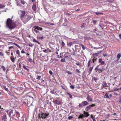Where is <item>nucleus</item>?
Listing matches in <instances>:
<instances>
[{
	"instance_id": "aec40b11",
	"label": "nucleus",
	"mask_w": 121,
	"mask_h": 121,
	"mask_svg": "<svg viewBox=\"0 0 121 121\" xmlns=\"http://www.w3.org/2000/svg\"><path fill=\"white\" fill-rule=\"evenodd\" d=\"M33 41L34 42L36 43L39 44H40V43L35 38L33 39Z\"/></svg>"
},
{
	"instance_id": "ddd939ff",
	"label": "nucleus",
	"mask_w": 121,
	"mask_h": 121,
	"mask_svg": "<svg viewBox=\"0 0 121 121\" xmlns=\"http://www.w3.org/2000/svg\"><path fill=\"white\" fill-rule=\"evenodd\" d=\"M10 59L11 61L13 62H14L15 61V58L14 56H11L10 57Z\"/></svg>"
},
{
	"instance_id": "5fc2aeb1",
	"label": "nucleus",
	"mask_w": 121,
	"mask_h": 121,
	"mask_svg": "<svg viewBox=\"0 0 121 121\" xmlns=\"http://www.w3.org/2000/svg\"><path fill=\"white\" fill-rule=\"evenodd\" d=\"M39 39H41V40H42L43 39V36H42L41 37H39Z\"/></svg>"
},
{
	"instance_id": "338daca9",
	"label": "nucleus",
	"mask_w": 121,
	"mask_h": 121,
	"mask_svg": "<svg viewBox=\"0 0 121 121\" xmlns=\"http://www.w3.org/2000/svg\"><path fill=\"white\" fill-rule=\"evenodd\" d=\"M105 69V68H103L101 69V71L102 72Z\"/></svg>"
},
{
	"instance_id": "6ab92c4d",
	"label": "nucleus",
	"mask_w": 121,
	"mask_h": 121,
	"mask_svg": "<svg viewBox=\"0 0 121 121\" xmlns=\"http://www.w3.org/2000/svg\"><path fill=\"white\" fill-rule=\"evenodd\" d=\"M97 60V58H96L95 57H94L93 59L92 60V62L94 63L95 62V61Z\"/></svg>"
},
{
	"instance_id": "7c9ffc66",
	"label": "nucleus",
	"mask_w": 121,
	"mask_h": 121,
	"mask_svg": "<svg viewBox=\"0 0 121 121\" xmlns=\"http://www.w3.org/2000/svg\"><path fill=\"white\" fill-rule=\"evenodd\" d=\"M21 3L23 4H24L26 2L23 0H21L20 1Z\"/></svg>"
},
{
	"instance_id": "4468645a",
	"label": "nucleus",
	"mask_w": 121,
	"mask_h": 121,
	"mask_svg": "<svg viewBox=\"0 0 121 121\" xmlns=\"http://www.w3.org/2000/svg\"><path fill=\"white\" fill-rule=\"evenodd\" d=\"M82 104L83 106H85L87 105L88 104V103L87 101H84L82 102Z\"/></svg>"
},
{
	"instance_id": "473e14b6",
	"label": "nucleus",
	"mask_w": 121,
	"mask_h": 121,
	"mask_svg": "<svg viewBox=\"0 0 121 121\" xmlns=\"http://www.w3.org/2000/svg\"><path fill=\"white\" fill-rule=\"evenodd\" d=\"M85 24L84 23H83L82 24L81 26V27L82 28H84L85 26Z\"/></svg>"
},
{
	"instance_id": "393cba45",
	"label": "nucleus",
	"mask_w": 121,
	"mask_h": 121,
	"mask_svg": "<svg viewBox=\"0 0 121 121\" xmlns=\"http://www.w3.org/2000/svg\"><path fill=\"white\" fill-rule=\"evenodd\" d=\"M16 4L17 6L20 7L21 6V4L19 3V2L18 1H17Z\"/></svg>"
},
{
	"instance_id": "f3484780",
	"label": "nucleus",
	"mask_w": 121,
	"mask_h": 121,
	"mask_svg": "<svg viewBox=\"0 0 121 121\" xmlns=\"http://www.w3.org/2000/svg\"><path fill=\"white\" fill-rule=\"evenodd\" d=\"M7 119L6 116L5 115L3 116L2 117V120L3 121H6V120Z\"/></svg>"
},
{
	"instance_id": "72a5a7b5",
	"label": "nucleus",
	"mask_w": 121,
	"mask_h": 121,
	"mask_svg": "<svg viewBox=\"0 0 121 121\" xmlns=\"http://www.w3.org/2000/svg\"><path fill=\"white\" fill-rule=\"evenodd\" d=\"M13 110H11L10 112H9V117H10V116L11 115V114L13 113Z\"/></svg>"
},
{
	"instance_id": "ea45409f",
	"label": "nucleus",
	"mask_w": 121,
	"mask_h": 121,
	"mask_svg": "<svg viewBox=\"0 0 121 121\" xmlns=\"http://www.w3.org/2000/svg\"><path fill=\"white\" fill-rule=\"evenodd\" d=\"M28 61L30 63L32 62L33 61V60L31 58H30L28 59Z\"/></svg>"
},
{
	"instance_id": "39448f33",
	"label": "nucleus",
	"mask_w": 121,
	"mask_h": 121,
	"mask_svg": "<svg viewBox=\"0 0 121 121\" xmlns=\"http://www.w3.org/2000/svg\"><path fill=\"white\" fill-rule=\"evenodd\" d=\"M34 31L36 33H38L39 32V31L37 30H42L43 29L42 28H41L39 26H34L33 27Z\"/></svg>"
},
{
	"instance_id": "7ed1b4c3",
	"label": "nucleus",
	"mask_w": 121,
	"mask_h": 121,
	"mask_svg": "<svg viewBox=\"0 0 121 121\" xmlns=\"http://www.w3.org/2000/svg\"><path fill=\"white\" fill-rule=\"evenodd\" d=\"M18 13L19 15L20 19L22 20L25 16V11L24 10H19L18 11Z\"/></svg>"
},
{
	"instance_id": "052dcab7",
	"label": "nucleus",
	"mask_w": 121,
	"mask_h": 121,
	"mask_svg": "<svg viewBox=\"0 0 121 121\" xmlns=\"http://www.w3.org/2000/svg\"><path fill=\"white\" fill-rule=\"evenodd\" d=\"M50 92L52 94H54V91L52 90Z\"/></svg>"
},
{
	"instance_id": "a878e982",
	"label": "nucleus",
	"mask_w": 121,
	"mask_h": 121,
	"mask_svg": "<svg viewBox=\"0 0 121 121\" xmlns=\"http://www.w3.org/2000/svg\"><path fill=\"white\" fill-rule=\"evenodd\" d=\"M23 67L24 69H25L27 71H28L29 69H28L24 65H23Z\"/></svg>"
},
{
	"instance_id": "bf43d9fd",
	"label": "nucleus",
	"mask_w": 121,
	"mask_h": 121,
	"mask_svg": "<svg viewBox=\"0 0 121 121\" xmlns=\"http://www.w3.org/2000/svg\"><path fill=\"white\" fill-rule=\"evenodd\" d=\"M16 113L17 115H18V116H19L20 114H19V112H18L17 111L16 112Z\"/></svg>"
},
{
	"instance_id": "8fccbe9b",
	"label": "nucleus",
	"mask_w": 121,
	"mask_h": 121,
	"mask_svg": "<svg viewBox=\"0 0 121 121\" xmlns=\"http://www.w3.org/2000/svg\"><path fill=\"white\" fill-rule=\"evenodd\" d=\"M118 60H115L114 61V62L115 64H117V63H118Z\"/></svg>"
},
{
	"instance_id": "1a4fd4ad",
	"label": "nucleus",
	"mask_w": 121,
	"mask_h": 121,
	"mask_svg": "<svg viewBox=\"0 0 121 121\" xmlns=\"http://www.w3.org/2000/svg\"><path fill=\"white\" fill-rule=\"evenodd\" d=\"M102 59L101 58H100L99 60V62L100 63V64L101 65H104L105 64V62L104 61H102Z\"/></svg>"
},
{
	"instance_id": "3c124183",
	"label": "nucleus",
	"mask_w": 121,
	"mask_h": 121,
	"mask_svg": "<svg viewBox=\"0 0 121 121\" xmlns=\"http://www.w3.org/2000/svg\"><path fill=\"white\" fill-rule=\"evenodd\" d=\"M70 87L72 89H73L74 88V86L73 85H71L70 86Z\"/></svg>"
},
{
	"instance_id": "37998d69",
	"label": "nucleus",
	"mask_w": 121,
	"mask_h": 121,
	"mask_svg": "<svg viewBox=\"0 0 121 121\" xmlns=\"http://www.w3.org/2000/svg\"><path fill=\"white\" fill-rule=\"evenodd\" d=\"M48 49H46L45 50H43V51L45 53H47V51L48 50Z\"/></svg>"
},
{
	"instance_id": "9d476101",
	"label": "nucleus",
	"mask_w": 121,
	"mask_h": 121,
	"mask_svg": "<svg viewBox=\"0 0 121 121\" xmlns=\"http://www.w3.org/2000/svg\"><path fill=\"white\" fill-rule=\"evenodd\" d=\"M76 65L79 66V68H78V69H80L81 68V67L82 66L81 63L79 62H77L76 61Z\"/></svg>"
},
{
	"instance_id": "412c9836",
	"label": "nucleus",
	"mask_w": 121,
	"mask_h": 121,
	"mask_svg": "<svg viewBox=\"0 0 121 121\" xmlns=\"http://www.w3.org/2000/svg\"><path fill=\"white\" fill-rule=\"evenodd\" d=\"M61 47H64L65 45V44L63 42V41H61Z\"/></svg>"
},
{
	"instance_id": "2eb2a0df",
	"label": "nucleus",
	"mask_w": 121,
	"mask_h": 121,
	"mask_svg": "<svg viewBox=\"0 0 121 121\" xmlns=\"http://www.w3.org/2000/svg\"><path fill=\"white\" fill-rule=\"evenodd\" d=\"M1 87L2 88L4 89L6 91H8V89L6 88V87L5 86H1Z\"/></svg>"
},
{
	"instance_id": "a19ab883",
	"label": "nucleus",
	"mask_w": 121,
	"mask_h": 121,
	"mask_svg": "<svg viewBox=\"0 0 121 121\" xmlns=\"http://www.w3.org/2000/svg\"><path fill=\"white\" fill-rule=\"evenodd\" d=\"M41 76H38V77L36 78V79L37 80H40L41 78Z\"/></svg>"
},
{
	"instance_id": "f8f14e48",
	"label": "nucleus",
	"mask_w": 121,
	"mask_h": 121,
	"mask_svg": "<svg viewBox=\"0 0 121 121\" xmlns=\"http://www.w3.org/2000/svg\"><path fill=\"white\" fill-rule=\"evenodd\" d=\"M32 9L34 11H36V4H34L32 6Z\"/></svg>"
},
{
	"instance_id": "864d4df0",
	"label": "nucleus",
	"mask_w": 121,
	"mask_h": 121,
	"mask_svg": "<svg viewBox=\"0 0 121 121\" xmlns=\"http://www.w3.org/2000/svg\"><path fill=\"white\" fill-rule=\"evenodd\" d=\"M100 14H102V13H97V12H96V13H95V14H96V15H99Z\"/></svg>"
},
{
	"instance_id": "de8ad7c7",
	"label": "nucleus",
	"mask_w": 121,
	"mask_h": 121,
	"mask_svg": "<svg viewBox=\"0 0 121 121\" xmlns=\"http://www.w3.org/2000/svg\"><path fill=\"white\" fill-rule=\"evenodd\" d=\"M93 55L94 56H98V53H95L94 54H93Z\"/></svg>"
},
{
	"instance_id": "20e7f679",
	"label": "nucleus",
	"mask_w": 121,
	"mask_h": 121,
	"mask_svg": "<svg viewBox=\"0 0 121 121\" xmlns=\"http://www.w3.org/2000/svg\"><path fill=\"white\" fill-rule=\"evenodd\" d=\"M49 114L48 113H47L41 112V113L39 114L38 117L40 118L45 119L48 116Z\"/></svg>"
},
{
	"instance_id": "774afa93",
	"label": "nucleus",
	"mask_w": 121,
	"mask_h": 121,
	"mask_svg": "<svg viewBox=\"0 0 121 121\" xmlns=\"http://www.w3.org/2000/svg\"><path fill=\"white\" fill-rule=\"evenodd\" d=\"M92 119L94 121H96L95 120V118L94 117H92Z\"/></svg>"
},
{
	"instance_id": "f03ea898",
	"label": "nucleus",
	"mask_w": 121,
	"mask_h": 121,
	"mask_svg": "<svg viewBox=\"0 0 121 121\" xmlns=\"http://www.w3.org/2000/svg\"><path fill=\"white\" fill-rule=\"evenodd\" d=\"M32 17L30 15L26 14L22 20L24 23H26L32 18Z\"/></svg>"
},
{
	"instance_id": "c9c22d12",
	"label": "nucleus",
	"mask_w": 121,
	"mask_h": 121,
	"mask_svg": "<svg viewBox=\"0 0 121 121\" xmlns=\"http://www.w3.org/2000/svg\"><path fill=\"white\" fill-rule=\"evenodd\" d=\"M121 56V55L120 54H118L117 55V60H119V59L120 58Z\"/></svg>"
},
{
	"instance_id": "79ce46f5",
	"label": "nucleus",
	"mask_w": 121,
	"mask_h": 121,
	"mask_svg": "<svg viewBox=\"0 0 121 121\" xmlns=\"http://www.w3.org/2000/svg\"><path fill=\"white\" fill-rule=\"evenodd\" d=\"M81 45L82 46V48L83 50H84L85 49V48L84 46L82 44H81Z\"/></svg>"
},
{
	"instance_id": "c756f323",
	"label": "nucleus",
	"mask_w": 121,
	"mask_h": 121,
	"mask_svg": "<svg viewBox=\"0 0 121 121\" xmlns=\"http://www.w3.org/2000/svg\"><path fill=\"white\" fill-rule=\"evenodd\" d=\"M66 93L67 95H69V97L70 98H72V96L68 92H67Z\"/></svg>"
},
{
	"instance_id": "6e6d98bb",
	"label": "nucleus",
	"mask_w": 121,
	"mask_h": 121,
	"mask_svg": "<svg viewBox=\"0 0 121 121\" xmlns=\"http://www.w3.org/2000/svg\"><path fill=\"white\" fill-rule=\"evenodd\" d=\"M48 50L47 51V53L48 52H52L51 51V50L49 49L48 48Z\"/></svg>"
},
{
	"instance_id": "423d86ee",
	"label": "nucleus",
	"mask_w": 121,
	"mask_h": 121,
	"mask_svg": "<svg viewBox=\"0 0 121 121\" xmlns=\"http://www.w3.org/2000/svg\"><path fill=\"white\" fill-rule=\"evenodd\" d=\"M83 113L84 114V115L82 114H81L79 115L78 117V118H82L86 117H87L89 115V114L87 112H86L85 111H84Z\"/></svg>"
},
{
	"instance_id": "4c0bfd02",
	"label": "nucleus",
	"mask_w": 121,
	"mask_h": 121,
	"mask_svg": "<svg viewBox=\"0 0 121 121\" xmlns=\"http://www.w3.org/2000/svg\"><path fill=\"white\" fill-rule=\"evenodd\" d=\"M60 61L61 62H64L65 61V58H64L61 59Z\"/></svg>"
},
{
	"instance_id": "49530a36",
	"label": "nucleus",
	"mask_w": 121,
	"mask_h": 121,
	"mask_svg": "<svg viewBox=\"0 0 121 121\" xmlns=\"http://www.w3.org/2000/svg\"><path fill=\"white\" fill-rule=\"evenodd\" d=\"M97 21L95 20H94L93 21V23L94 25H95L96 24V22Z\"/></svg>"
},
{
	"instance_id": "2f4dec72",
	"label": "nucleus",
	"mask_w": 121,
	"mask_h": 121,
	"mask_svg": "<svg viewBox=\"0 0 121 121\" xmlns=\"http://www.w3.org/2000/svg\"><path fill=\"white\" fill-rule=\"evenodd\" d=\"M91 61V60L90 59L88 61V63H87V67H89L90 65V62Z\"/></svg>"
},
{
	"instance_id": "c85d7f7f",
	"label": "nucleus",
	"mask_w": 121,
	"mask_h": 121,
	"mask_svg": "<svg viewBox=\"0 0 121 121\" xmlns=\"http://www.w3.org/2000/svg\"><path fill=\"white\" fill-rule=\"evenodd\" d=\"M76 71L78 73V74L80 75V71L78 70L77 69H76Z\"/></svg>"
},
{
	"instance_id": "5701e85b",
	"label": "nucleus",
	"mask_w": 121,
	"mask_h": 121,
	"mask_svg": "<svg viewBox=\"0 0 121 121\" xmlns=\"http://www.w3.org/2000/svg\"><path fill=\"white\" fill-rule=\"evenodd\" d=\"M102 85L103 86V87H105L107 86V84L106 82L103 83L102 84Z\"/></svg>"
},
{
	"instance_id": "b1692460",
	"label": "nucleus",
	"mask_w": 121,
	"mask_h": 121,
	"mask_svg": "<svg viewBox=\"0 0 121 121\" xmlns=\"http://www.w3.org/2000/svg\"><path fill=\"white\" fill-rule=\"evenodd\" d=\"M93 66L94 65H93L92 67H91L90 68L89 70V71H90L89 74H90L91 72H92Z\"/></svg>"
},
{
	"instance_id": "4d7b16f0",
	"label": "nucleus",
	"mask_w": 121,
	"mask_h": 121,
	"mask_svg": "<svg viewBox=\"0 0 121 121\" xmlns=\"http://www.w3.org/2000/svg\"><path fill=\"white\" fill-rule=\"evenodd\" d=\"M4 54L2 52H0V55L2 56H4Z\"/></svg>"
},
{
	"instance_id": "13d9d810",
	"label": "nucleus",
	"mask_w": 121,
	"mask_h": 121,
	"mask_svg": "<svg viewBox=\"0 0 121 121\" xmlns=\"http://www.w3.org/2000/svg\"><path fill=\"white\" fill-rule=\"evenodd\" d=\"M14 48V47L13 46H11L10 47H9V50H10L11 49V48Z\"/></svg>"
},
{
	"instance_id": "4be33fe9",
	"label": "nucleus",
	"mask_w": 121,
	"mask_h": 121,
	"mask_svg": "<svg viewBox=\"0 0 121 121\" xmlns=\"http://www.w3.org/2000/svg\"><path fill=\"white\" fill-rule=\"evenodd\" d=\"M0 67L1 68L3 69V70L4 72H5L6 71V68L4 66L2 65V66H0Z\"/></svg>"
},
{
	"instance_id": "9b49d317",
	"label": "nucleus",
	"mask_w": 121,
	"mask_h": 121,
	"mask_svg": "<svg viewBox=\"0 0 121 121\" xmlns=\"http://www.w3.org/2000/svg\"><path fill=\"white\" fill-rule=\"evenodd\" d=\"M86 99L89 102H91L92 101V100L91 97L89 95H88L86 98Z\"/></svg>"
},
{
	"instance_id": "cd10ccee",
	"label": "nucleus",
	"mask_w": 121,
	"mask_h": 121,
	"mask_svg": "<svg viewBox=\"0 0 121 121\" xmlns=\"http://www.w3.org/2000/svg\"><path fill=\"white\" fill-rule=\"evenodd\" d=\"M5 5L0 4V8H2L5 7Z\"/></svg>"
},
{
	"instance_id": "a211bd4d",
	"label": "nucleus",
	"mask_w": 121,
	"mask_h": 121,
	"mask_svg": "<svg viewBox=\"0 0 121 121\" xmlns=\"http://www.w3.org/2000/svg\"><path fill=\"white\" fill-rule=\"evenodd\" d=\"M16 53L18 55V56L19 57H21V56L20 55V53L19 51L18 50H17L16 51Z\"/></svg>"
},
{
	"instance_id": "c03bdc74",
	"label": "nucleus",
	"mask_w": 121,
	"mask_h": 121,
	"mask_svg": "<svg viewBox=\"0 0 121 121\" xmlns=\"http://www.w3.org/2000/svg\"><path fill=\"white\" fill-rule=\"evenodd\" d=\"M28 45L30 47H32L34 45L31 43H29Z\"/></svg>"
},
{
	"instance_id": "69168bd1",
	"label": "nucleus",
	"mask_w": 121,
	"mask_h": 121,
	"mask_svg": "<svg viewBox=\"0 0 121 121\" xmlns=\"http://www.w3.org/2000/svg\"><path fill=\"white\" fill-rule=\"evenodd\" d=\"M118 90V88H115L114 89V91H117V90Z\"/></svg>"
},
{
	"instance_id": "f704fd0d",
	"label": "nucleus",
	"mask_w": 121,
	"mask_h": 121,
	"mask_svg": "<svg viewBox=\"0 0 121 121\" xmlns=\"http://www.w3.org/2000/svg\"><path fill=\"white\" fill-rule=\"evenodd\" d=\"M72 44V42H70L69 43H67V45L69 47H70Z\"/></svg>"
},
{
	"instance_id": "09e8293b",
	"label": "nucleus",
	"mask_w": 121,
	"mask_h": 121,
	"mask_svg": "<svg viewBox=\"0 0 121 121\" xmlns=\"http://www.w3.org/2000/svg\"><path fill=\"white\" fill-rule=\"evenodd\" d=\"M79 107L81 108H82L83 107V105L82 104H79Z\"/></svg>"
},
{
	"instance_id": "58836bf2",
	"label": "nucleus",
	"mask_w": 121,
	"mask_h": 121,
	"mask_svg": "<svg viewBox=\"0 0 121 121\" xmlns=\"http://www.w3.org/2000/svg\"><path fill=\"white\" fill-rule=\"evenodd\" d=\"M105 96H106L105 98H109V97L108 96V95L107 93H106L105 95Z\"/></svg>"
},
{
	"instance_id": "dca6fc26",
	"label": "nucleus",
	"mask_w": 121,
	"mask_h": 121,
	"mask_svg": "<svg viewBox=\"0 0 121 121\" xmlns=\"http://www.w3.org/2000/svg\"><path fill=\"white\" fill-rule=\"evenodd\" d=\"M64 57L65 59V60L66 61H68L69 60H70V59L68 56H65Z\"/></svg>"
},
{
	"instance_id": "0eeeda50",
	"label": "nucleus",
	"mask_w": 121,
	"mask_h": 121,
	"mask_svg": "<svg viewBox=\"0 0 121 121\" xmlns=\"http://www.w3.org/2000/svg\"><path fill=\"white\" fill-rule=\"evenodd\" d=\"M95 106V104H92L91 105H90L87 107L85 109V110L86 111H88L91 108V107H94Z\"/></svg>"
},
{
	"instance_id": "e2e57ef3",
	"label": "nucleus",
	"mask_w": 121,
	"mask_h": 121,
	"mask_svg": "<svg viewBox=\"0 0 121 121\" xmlns=\"http://www.w3.org/2000/svg\"><path fill=\"white\" fill-rule=\"evenodd\" d=\"M50 25L51 26H53L55 25V24L53 23H50Z\"/></svg>"
},
{
	"instance_id": "6e6552de",
	"label": "nucleus",
	"mask_w": 121,
	"mask_h": 121,
	"mask_svg": "<svg viewBox=\"0 0 121 121\" xmlns=\"http://www.w3.org/2000/svg\"><path fill=\"white\" fill-rule=\"evenodd\" d=\"M54 103L57 104L58 105L60 104L61 103L60 100L58 99L54 101Z\"/></svg>"
},
{
	"instance_id": "603ef678",
	"label": "nucleus",
	"mask_w": 121,
	"mask_h": 121,
	"mask_svg": "<svg viewBox=\"0 0 121 121\" xmlns=\"http://www.w3.org/2000/svg\"><path fill=\"white\" fill-rule=\"evenodd\" d=\"M49 73L51 75H52L53 74L51 70H50L49 71Z\"/></svg>"
},
{
	"instance_id": "e433bc0d",
	"label": "nucleus",
	"mask_w": 121,
	"mask_h": 121,
	"mask_svg": "<svg viewBox=\"0 0 121 121\" xmlns=\"http://www.w3.org/2000/svg\"><path fill=\"white\" fill-rule=\"evenodd\" d=\"M12 43L13 44H14V45H15L17 47H18L19 48H20V46H19L17 44L15 43Z\"/></svg>"
},
{
	"instance_id": "0e129e2a",
	"label": "nucleus",
	"mask_w": 121,
	"mask_h": 121,
	"mask_svg": "<svg viewBox=\"0 0 121 121\" xmlns=\"http://www.w3.org/2000/svg\"><path fill=\"white\" fill-rule=\"evenodd\" d=\"M21 52L22 53H26L25 52H24L23 50L21 51Z\"/></svg>"
},
{
	"instance_id": "680f3d73",
	"label": "nucleus",
	"mask_w": 121,
	"mask_h": 121,
	"mask_svg": "<svg viewBox=\"0 0 121 121\" xmlns=\"http://www.w3.org/2000/svg\"><path fill=\"white\" fill-rule=\"evenodd\" d=\"M102 52V51H99L97 52V53H98V54Z\"/></svg>"
},
{
	"instance_id": "bb28decb",
	"label": "nucleus",
	"mask_w": 121,
	"mask_h": 121,
	"mask_svg": "<svg viewBox=\"0 0 121 121\" xmlns=\"http://www.w3.org/2000/svg\"><path fill=\"white\" fill-rule=\"evenodd\" d=\"M93 79L96 82V81L98 80L99 79L98 78H97L96 77H94L93 78Z\"/></svg>"
},
{
	"instance_id": "a18cd8bd",
	"label": "nucleus",
	"mask_w": 121,
	"mask_h": 121,
	"mask_svg": "<svg viewBox=\"0 0 121 121\" xmlns=\"http://www.w3.org/2000/svg\"><path fill=\"white\" fill-rule=\"evenodd\" d=\"M68 118L69 120H70L73 118V117L72 116H69Z\"/></svg>"
},
{
	"instance_id": "f257e3e1",
	"label": "nucleus",
	"mask_w": 121,
	"mask_h": 121,
	"mask_svg": "<svg viewBox=\"0 0 121 121\" xmlns=\"http://www.w3.org/2000/svg\"><path fill=\"white\" fill-rule=\"evenodd\" d=\"M6 26L10 30L14 29L17 26V24L16 22H14L12 19L8 18L6 22Z\"/></svg>"
}]
</instances>
